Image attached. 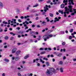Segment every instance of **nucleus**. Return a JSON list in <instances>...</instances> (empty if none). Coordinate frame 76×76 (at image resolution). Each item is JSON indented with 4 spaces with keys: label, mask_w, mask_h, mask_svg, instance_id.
Here are the masks:
<instances>
[{
    "label": "nucleus",
    "mask_w": 76,
    "mask_h": 76,
    "mask_svg": "<svg viewBox=\"0 0 76 76\" xmlns=\"http://www.w3.org/2000/svg\"><path fill=\"white\" fill-rule=\"evenodd\" d=\"M68 7L69 8L67 9V7H65V12H66L67 14H69V11L70 12H72L73 11H72V8L73 7L71 5H69L68 6Z\"/></svg>",
    "instance_id": "nucleus-1"
},
{
    "label": "nucleus",
    "mask_w": 76,
    "mask_h": 76,
    "mask_svg": "<svg viewBox=\"0 0 76 76\" xmlns=\"http://www.w3.org/2000/svg\"><path fill=\"white\" fill-rule=\"evenodd\" d=\"M46 75H48V76H50V75H53V73L50 71V70L49 69H48L47 70V71L46 72Z\"/></svg>",
    "instance_id": "nucleus-2"
},
{
    "label": "nucleus",
    "mask_w": 76,
    "mask_h": 76,
    "mask_svg": "<svg viewBox=\"0 0 76 76\" xmlns=\"http://www.w3.org/2000/svg\"><path fill=\"white\" fill-rule=\"evenodd\" d=\"M42 38L45 41H47V39H49V38L48 37V36H47L46 35L43 36Z\"/></svg>",
    "instance_id": "nucleus-3"
},
{
    "label": "nucleus",
    "mask_w": 76,
    "mask_h": 76,
    "mask_svg": "<svg viewBox=\"0 0 76 76\" xmlns=\"http://www.w3.org/2000/svg\"><path fill=\"white\" fill-rule=\"evenodd\" d=\"M48 6L47 5H46L44 7V11L45 12H47V10H48Z\"/></svg>",
    "instance_id": "nucleus-4"
},
{
    "label": "nucleus",
    "mask_w": 76,
    "mask_h": 76,
    "mask_svg": "<svg viewBox=\"0 0 76 76\" xmlns=\"http://www.w3.org/2000/svg\"><path fill=\"white\" fill-rule=\"evenodd\" d=\"M30 34L31 36H34L35 34V31H30Z\"/></svg>",
    "instance_id": "nucleus-5"
},
{
    "label": "nucleus",
    "mask_w": 76,
    "mask_h": 76,
    "mask_svg": "<svg viewBox=\"0 0 76 76\" xmlns=\"http://www.w3.org/2000/svg\"><path fill=\"white\" fill-rule=\"evenodd\" d=\"M55 54H56V56L58 57H61L62 56V53L56 52L55 53Z\"/></svg>",
    "instance_id": "nucleus-6"
},
{
    "label": "nucleus",
    "mask_w": 76,
    "mask_h": 76,
    "mask_svg": "<svg viewBox=\"0 0 76 76\" xmlns=\"http://www.w3.org/2000/svg\"><path fill=\"white\" fill-rule=\"evenodd\" d=\"M56 0H53V2L54 3H53V4L56 5V4H59L60 2H55Z\"/></svg>",
    "instance_id": "nucleus-7"
},
{
    "label": "nucleus",
    "mask_w": 76,
    "mask_h": 76,
    "mask_svg": "<svg viewBox=\"0 0 76 76\" xmlns=\"http://www.w3.org/2000/svg\"><path fill=\"white\" fill-rule=\"evenodd\" d=\"M17 50V49L16 48H14L13 49H12V54H13V53H15V52L16 51V50Z\"/></svg>",
    "instance_id": "nucleus-8"
},
{
    "label": "nucleus",
    "mask_w": 76,
    "mask_h": 76,
    "mask_svg": "<svg viewBox=\"0 0 76 76\" xmlns=\"http://www.w3.org/2000/svg\"><path fill=\"white\" fill-rule=\"evenodd\" d=\"M20 53H21V51L20 50H18L16 51V56H18L19 54H20Z\"/></svg>",
    "instance_id": "nucleus-9"
},
{
    "label": "nucleus",
    "mask_w": 76,
    "mask_h": 76,
    "mask_svg": "<svg viewBox=\"0 0 76 76\" xmlns=\"http://www.w3.org/2000/svg\"><path fill=\"white\" fill-rule=\"evenodd\" d=\"M51 71L53 73H56V70H55L54 68H52L51 69Z\"/></svg>",
    "instance_id": "nucleus-10"
},
{
    "label": "nucleus",
    "mask_w": 76,
    "mask_h": 76,
    "mask_svg": "<svg viewBox=\"0 0 76 76\" xmlns=\"http://www.w3.org/2000/svg\"><path fill=\"white\" fill-rule=\"evenodd\" d=\"M15 60L16 61H18L19 60H20V57H16L15 58Z\"/></svg>",
    "instance_id": "nucleus-11"
},
{
    "label": "nucleus",
    "mask_w": 76,
    "mask_h": 76,
    "mask_svg": "<svg viewBox=\"0 0 76 76\" xmlns=\"http://www.w3.org/2000/svg\"><path fill=\"white\" fill-rule=\"evenodd\" d=\"M3 3L2 2H0V8L1 9H2V8H3Z\"/></svg>",
    "instance_id": "nucleus-12"
},
{
    "label": "nucleus",
    "mask_w": 76,
    "mask_h": 76,
    "mask_svg": "<svg viewBox=\"0 0 76 76\" xmlns=\"http://www.w3.org/2000/svg\"><path fill=\"white\" fill-rule=\"evenodd\" d=\"M55 20H54V22H55V23L57 21H59V19H58L57 17L55 18Z\"/></svg>",
    "instance_id": "nucleus-13"
},
{
    "label": "nucleus",
    "mask_w": 76,
    "mask_h": 76,
    "mask_svg": "<svg viewBox=\"0 0 76 76\" xmlns=\"http://www.w3.org/2000/svg\"><path fill=\"white\" fill-rule=\"evenodd\" d=\"M42 24H43V26H45V25H46L47 24V23H46V22H45V21H43L42 22Z\"/></svg>",
    "instance_id": "nucleus-14"
},
{
    "label": "nucleus",
    "mask_w": 76,
    "mask_h": 76,
    "mask_svg": "<svg viewBox=\"0 0 76 76\" xmlns=\"http://www.w3.org/2000/svg\"><path fill=\"white\" fill-rule=\"evenodd\" d=\"M4 61H6V62H9V60L7 58L4 59Z\"/></svg>",
    "instance_id": "nucleus-15"
},
{
    "label": "nucleus",
    "mask_w": 76,
    "mask_h": 76,
    "mask_svg": "<svg viewBox=\"0 0 76 76\" xmlns=\"http://www.w3.org/2000/svg\"><path fill=\"white\" fill-rule=\"evenodd\" d=\"M61 8H64L65 7V5L63 4H62L61 5Z\"/></svg>",
    "instance_id": "nucleus-16"
},
{
    "label": "nucleus",
    "mask_w": 76,
    "mask_h": 76,
    "mask_svg": "<svg viewBox=\"0 0 76 76\" xmlns=\"http://www.w3.org/2000/svg\"><path fill=\"white\" fill-rule=\"evenodd\" d=\"M28 57H29V54H28V55L25 56L24 57V58L25 59H27V58H28Z\"/></svg>",
    "instance_id": "nucleus-17"
},
{
    "label": "nucleus",
    "mask_w": 76,
    "mask_h": 76,
    "mask_svg": "<svg viewBox=\"0 0 76 76\" xmlns=\"http://www.w3.org/2000/svg\"><path fill=\"white\" fill-rule=\"evenodd\" d=\"M53 35H52V34H49L48 36V38H49L52 37H53Z\"/></svg>",
    "instance_id": "nucleus-18"
},
{
    "label": "nucleus",
    "mask_w": 76,
    "mask_h": 76,
    "mask_svg": "<svg viewBox=\"0 0 76 76\" xmlns=\"http://www.w3.org/2000/svg\"><path fill=\"white\" fill-rule=\"evenodd\" d=\"M60 71L61 73H63V68L61 67L60 68Z\"/></svg>",
    "instance_id": "nucleus-19"
},
{
    "label": "nucleus",
    "mask_w": 76,
    "mask_h": 76,
    "mask_svg": "<svg viewBox=\"0 0 76 76\" xmlns=\"http://www.w3.org/2000/svg\"><path fill=\"white\" fill-rule=\"evenodd\" d=\"M39 5L38 4H37L36 5H35L34 6H33V7H37V6H38Z\"/></svg>",
    "instance_id": "nucleus-20"
},
{
    "label": "nucleus",
    "mask_w": 76,
    "mask_h": 76,
    "mask_svg": "<svg viewBox=\"0 0 76 76\" xmlns=\"http://www.w3.org/2000/svg\"><path fill=\"white\" fill-rule=\"evenodd\" d=\"M71 3L72 5H74L75 4L73 3V0H71Z\"/></svg>",
    "instance_id": "nucleus-21"
},
{
    "label": "nucleus",
    "mask_w": 76,
    "mask_h": 76,
    "mask_svg": "<svg viewBox=\"0 0 76 76\" xmlns=\"http://www.w3.org/2000/svg\"><path fill=\"white\" fill-rule=\"evenodd\" d=\"M49 15L50 17H53V16H54L53 14L51 13H50Z\"/></svg>",
    "instance_id": "nucleus-22"
},
{
    "label": "nucleus",
    "mask_w": 76,
    "mask_h": 76,
    "mask_svg": "<svg viewBox=\"0 0 76 76\" xmlns=\"http://www.w3.org/2000/svg\"><path fill=\"white\" fill-rule=\"evenodd\" d=\"M68 2V1L67 0H64L63 2L64 3H67Z\"/></svg>",
    "instance_id": "nucleus-23"
},
{
    "label": "nucleus",
    "mask_w": 76,
    "mask_h": 76,
    "mask_svg": "<svg viewBox=\"0 0 76 76\" xmlns=\"http://www.w3.org/2000/svg\"><path fill=\"white\" fill-rule=\"evenodd\" d=\"M49 19V18H48V17H46V20H47V22H49L50 21V20L49 19Z\"/></svg>",
    "instance_id": "nucleus-24"
},
{
    "label": "nucleus",
    "mask_w": 76,
    "mask_h": 76,
    "mask_svg": "<svg viewBox=\"0 0 76 76\" xmlns=\"http://www.w3.org/2000/svg\"><path fill=\"white\" fill-rule=\"evenodd\" d=\"M29 31H32V29H31V28H29L26 31V32H29Z\"/></svg>",
    "instance_id": "nucleus-25"
},
{
    "label": "nucleus",
    "mask_w": 76,
    "mask_h": 76,
    "mask_svg": "<svg viewBox=\"0 0 76 76\" xmlns=\"http://www.w3.org/2000/svg\"><path fill=\"white\" fill-rule=\"evenodd\" d=\"M45 53V51H43V52H42L40 53V54H44Z\"/></svg>",
    "instance_id": "nucleus-26"
},
{
    "label": "nucleus",
    "mask_w": 76,
    "mask_h": 76,
    "mask_svg": "<svg viewBox=\"0 0 76 76\" xmlns=\"http://www.w3.org/2000/svg\"><path fill=\"white\" fill-rule=\"evenodd\" d=\"M31 12H33V13H35L36 12V11L34 10H31Z\"/></svg>",
    "instance_id": "nucleus-27"
},
{
    "label": "nucleus",
    "mask_w": 76,
    "mask_h": 76,
    "mask_svg": "<svg viewBox=\"0 0 76 76\" xmlns=\"http://www.w3.org/2000/svg\"><path fill=\"white\" fill-rule=\"evenodd\" d=\"M45 64H46L47 66H49V63L48 62H45Z\"/></svg>",
    "instance_id": "nucleus-28"
},
{
    "label": "nucleus",
    "mask_w": 76,
    "mask_h": 76,
    "mask_svg": "<svg viewBox=\"0 0 76 76\" xmlns=\"http://www.w3.org/2000/svg\"><path fill=\"white\" fill-rule=\"evenodd\" d=\"M29 7H31V5H28V7H27L26 10H29Z\"/></svg>",
    "instance_id": "nucleus-29"
},
{
    "label": "nucleus",
    "mask_w": 76,
    "mask_h": 76,
    "mask_svg": "<svg viewBox=\"0 0 76 76\" xmlns=\"http://www.w3.org/2000/svg\"><path fill=\"white\" fill-rule=\"evenodd\" d=\"M3 24H5L6 25V24H7V22H5V21H4L3 22Z\"/></svg>",
    "instance_id": "nucleus-30"
},
{
    "label": "nucleus",
    "mask_w": 76,
    "mask_h": 76,
    "mask_svg": "<svg viewBox=\"0 0 76 76\" xmlns=\"http://www.w3.org/2000/svg\"><path fill=\"white\" fill-rule=\"evenodd\" d=\"M70 1H71V0H68V2H69V4L70 6V5L71 4V3L70 2Z\"/></svg>",
    "instance_id": "nucleus-31"
},
{
    "label": "nucleus",
    "mask_w": 76,
    "mask_h": 76,
    "mask_svg": "<svg viewBox=\"0 0 76 76\" xmlns=\"http://www.w3.org/2000/svg\"><path fill=\"white\" fill-rule=\"evenodd\" d=\"M59 64H60L61 65L63 64V62H62V61H59Z\"/></svg>",
    "instance_id": "nucleus-32"
},
{
    "label": "nucleus",
    "mask_w": 76,
    "mask_h": 76,
    "mask_svg": "<svg viewBox=\"0 0 76 76\" xmlns=\"http://www.w3.org/2000/svg\"><path fill=\"white\" fill-rule=\"evenodd\" d=\"M65 44H66V42H63L62 43V45H65Z\"/></svg>",
    "instance_id": "nucleus-33"
},
{
    "label": "nucleus",
    "mask_w": 76,
    "mask_h": 76,
    "mask_svg": "<svg viewBox=\"0 0 76 76\" xmlns=\"http://www.w3.org/2000/svg\"><path fill=\"white\" fill-rule=\"evenodd\" d=\"M73 29H71L70 30V32H73Z\"/></svg>",
    "instance_id": "nucleus-34"
},
{
    "label": "nucleus",
    "mask_w": 76,
    "mask_h": 76,
    "mask_svg": "<svg viewBox=\"0 0 76 76\" xmlns=\"http://www.w3.org/2000/svg\"><path fill=\"white\" fill-rule=\"evenodd\" d=\"M51 2V0H49L47 1V3H50Z\"/></svg>",
    "instance_id": "nucleus-35"
},
{
    "label": "nucleus",
    "mask_w": 76,
    "mask_h": 76,
    "mask_svg": "<svg viewBox=\"0 0 76 76\" xmlns=\"http://www.w3.org/2000/svg\"><path fill=\"white\" fill-rule=\"evenodd\" d=\"M9 38L8 37L6 36L4 38V39H7Z\"/></svg>",
    "instance_id": "nucleus-36"
},
{
    "label": "nucleus",
    "mask_w": 76,
    "mask_h": 76,
    "mask_svg": "<svg viewBox=\"0 0 76 76\" xmlns=\"http://www.w3.org/2000/svg\"><path fill=\"white\" fill-rule=\"evenodd\" d=\"M25 23H26V24L27 25H28V24H29V22H28V21H25Z\"/></svg>",
    "instance_id": "nucleus-37"
},
{
    "label": "nucleus",
    "mask_w": 76,
    "mask_h": 76,
    "mask_svg": "<svg viewBox=\"0 0 76 76\" xmlns=\"http://www.w3.org/2000/svg\"><path fill=\"white\" fill-rule=\"evenodd\" d=\"M44 0H38V1L39 2H42V1H43Z\"/></svg>",
    "instance_id": "nucleus-38"
},
{
    "label": "nucleus",
    "mask_w": 76,
    "mask_h": 76,
    "mask_svg": "<svg viewBox=\"0 0 76 76\" xmlns=\"http://www.w3.org/2000/svg\"><path fill=\"white\" fill-rule=\"evenodd\" d=\"M16 29H18V30H20V28L19 27H18L16 28Z\"/></svg>",
    "instance_id": "nucleus-39"
},
{
    "label": "nucleus",
    "mask_w": 76,
    "mask_h": 76,
    "mask_svg": "<svg viewBox=\"0 0 76 76\" xmlns=\"http://www.w3.org/2000/svg\"><path fill=\"white\" fill-rule=\"evenodd\" d=\"M14 1L15 2V3H18L19 2V1L17 0H15Z\"/></svg>",
    "instance_id": "nucleus-40"
},
{
    "label": "nucleus",
    "mask_w": 76,
    "mask_h": 76,
    "mask_svg": "<svg viewBox=\"0 0 76 76\" xmlns=\"http://www.w3.org/2000/svg\"><path fill=\"white\" fill-rule=\"evenodd\" d=\"M18 22H22V21H21V20L20 19H18Z\"/></svg>",
    "instance_id": "nucleus-41"
},
{
    "label": "nucleus",
    "mask_w": 76,
    "mask_h": 76,
    "mask_svg": "<svg viewBox=\"0 0 76 76\" xmlns=\"http://www.w3.org/2000/svg\"><path fill=\"white\" fill-rule=\"evenodd\" d=\"M69 38L70 39H72V37L70 36L69 37Z\"/></svg>",
    "instance_id": "nucleus-42"
},
{
    "label": "nucleus",
    "mask_w": 76,
    "mask_h": 76,
    "mask_svg": "<svg viewBox=\"0 0 76 76\" xmlns=\"http://www.w3.org/2000/svg\"><path fill=\"white\" fill-rule=\"evenodd\" d=\"M71 16H73L74 15H75V13H72L71 14Z\"/></svg>",
    "instance_id": "nucleus-43"
},
{
    "label": "nucleus",
    "mask_w": 76,
    "mask_h": 76,
    "mask_svg": "<svg viewBox=\"0 0 76 76\" xmlns=\"http://www.w3.org/2000/svg\"><path fill=\"white\" fill-rule=\"evenodd\" d=\"M53 30H49L48 31L50 32H50H53Z\"/></svg>",
    "instance_id": "nucleus-44"
},
{
    "label": "nucleus",
    "mask_w": 76,
    "mask_h": 76,
    "mask_svg": "<svg viewBox=\"0 0 76 76\" xmlns=\"http://www.w3.org/2000/svg\"><path fill=\"white\" fill-rule=\"evenodd\" d=\"M24 32L23 31H22L21 32H19V34H23Z\"/></svg>",
    "instance_id": "nucleus-45"
},
{
    "label": "nucleus",
    "mask_w": 76,
    "mask_h": 76,
    "mask_svg": "<svg viewBox=\"0 0 76 76\" xmlns=\"http://www.w3.org/2000/svg\"><path fill=\"white\" fill-rule=\"evenodd\" d=\"M61 34H64V32L63 31H61Z\"/></svg>",
    "instance_id": "nucleus-46"
},
{
    "label": "nucleus",
    "mask_w": 76,
    "mask_h": 76,
    "mask_svg": "<svg viewBox=\"0 0 76 76\" xmlns=\"http://www.w3.org/2000/svg\"><path fill=\"white\" fill-rule=\"evenodd\" d=\"M61 13L62 15H63V11L62 10L61 12Z\"/></svg>",
    "instance_id": "nucleus-47"
},
{
    "label": "nucleus",
    "mask_w": 76,
    "mask_h": 76,
    "mask_svg": "<svg viewBox=\"0 0 76 76\" xmlns=\"http://www.w3.org/2000/svg\"><path fill=\"white\" fill-rule=\"evenodd\" d=\"M12 20H13L14 22H16V20L15 19H12Z\"/></svg>",
    "instance_id": "nucleus-48"
},
{
    "label": "nucleus",
    "mask_w": 76,
    "mask_h": 76,
    "mask_svg": "<svg viewBox=\"0 0 76 76\" xmlns=\"http://www.w3.org/2000/svg\"><path fill=\"white\" fill-rule=\"evenodd\" d=\"M44 50V48H40L39 49V50Z\"/></svg>",
    "instance_id": "nucleus-49"
},
{
    "label": "nucleus",
    "mask_w": 76,
    "mask_h": 76,
    "mask_svg": "<svg viewBox=\"0 0 76 76\" xmlns=\"http://www.w3.org/2000/svg\"><path fill=\"white\" fill-rule=\"evenodd\" d=\"M48 50L50 51H51V48H48Z\"/></svg>",
    "instance_id": "nucleus-50"
},
{
    "label": "nucleus",
    "mask_w": 76,
    "mask_h": 76,
    "mask_svg": "<svg viewBox=\"0 0 76 76\" xmlns=\"http://www.w3.org/2000/svg\"><path fill=\"white\" fill-rule=\"evenodd\" d=\"M35 25L34 24H33L32 25V28H34V27H35Z\"/></svg>",
    "instance_id": "nucleus-51"
},
{
    "label": "nucleus",
    "mask_w": 76,
    "mask_h": 76,
    "mask_svg": "<svg viewBox=\"0 0 76 76\" xmlns=\"http://www.w3.org/2000/svg\"><path fill=\"white\" fill-rule=\"evenodd\" d=\"M13 38H14V37H11V38H10V40H12V39H13Z\"/></svg>",
    "instance_id": "nucleus-52"
},
{
    "label": "nucleus",
    "mask_w": 76,
    "mask_h": 76,
    "mask_svg": "<svg viewBox=\"0 0 76 76\" xmlns=\"http://www.w3.org/2000/svg\"><path fill=\"white\" fill-rule=\"evenodd\" d=\"M24 18V17H23V16H21L20 17V18L21 19H23Z\"/></svg>",
    "instance_id": "nucleus-53"
},
{
    "label": "nucleus",
    "mask_w": 76,
    "mask_h": 76,
    "mask_svg": "<svg viewBox=\"0 0 76 76\" xmlns=\"http://www.w3.org/2000/svg\"><path fill=\"white\" fill-rule=\"evenodd\" d=\"M37 28H40V26H39V25H37Z\"/></svg>",
    "instance_id": "nucleus-54"
},
{
    "label": "nucleus",
    "mask_w": 76,
    "mask_h": 76,
    "mask_svg": "<svg viewBox=\"0 0 76 76\" xmlns=\"http://www.w3.org/2000/svg\"><path fill=\"white\" fill-rule=\"evenodd\" d=\"M38 19H39V18L38 17H37L35 19L36 20H38Z\"/></svg>",
    "instance_id": "nucleus-55"
},
{
    "label": "nucleus",
    "mask_w": 76,
    "mask_h": 76,
    "mask_svg": "<svg viewBox=\"0 0 76 76\" xmlns=\"http://www.w3.org/2000/svg\"><path fill=\"white\" fill-rule=\"evenodd\" d=\"M28 29V26L26 27L25 28V29Z\"/></svg>",
    "instance_id": "nucleus-56"
},
{
    "label": "nucleus",
    "mask_w": 76,
    "mask_h": 76,
    "mask_svg": "<svg viewBox=\"0 0 76 76\" xmlns=\"http://www.w3.org/2000/svg\"><path fill=\"white\" fill-rule=\"evenodd\" d=\"M40 62H42V59L41 58L40 59Z\"/></svg>",
    "instance_id": "nucleus-57"
},
{
    "label": "nucleus",
    "mask_w": 76,
    "mask_h": 76,
    "mask_svg": "<svg viewBox=\"0 0 76 76\" xmlns=\"http://www.w3.org/2000/svg\"><path fill=\"white\" fill-rule=\"evenodd\" d=\"M35 34H36V35H38V32H35Z\"/></svg>",
    "instance_id": "nucleus-58"
},
{
    "label": "nucleus",
    "mask_w": 76,
    "mask_h": 76,
    "mask_svg": "<svg viewBox=\"0 0 76 76\" xmlns=\"http://www.w3.org/2000/svg\"><path fill=\"white\" fill-rule=\"evenodd\" d=\"M18 38H20V37H21V36H20V35H18Z\"/></svg>",
    "instance_id": "nucleus-59"
},
{
    "label": "nucleus",
    "mask_w": 76,
    "mask_h": 76,
    "mask_svg": "<svg viewBox=\"0 0 76 76\" xmlns=\"http://www.w3.org/2000/svg\"><path fill=\"white\" fill-rule=\"evenodd\" d=\"M42 15H45V12H43Z\"/></svg>",
    "instance_id": "nucleus-60"
},
{
    "label": "nucleus",
    "mask_w": 76,
    "mask_h": 76,
    "mask_svg": "<svg viewBox=\"0 0 76 76\" xmlns=\"http://www.w3.org/2000/svg\"><path fill=\"white\" fill-rule=\"evenodd\" d=\"M63 60H65V59H66V57L64 56L63 58Z\"/></svg>",
    "instance_id": "nucleus-61"
},
{
    "label": "nucleus",
    "mask_w": 76,
    "mask_h": 76,
    "mask_svg": "<svg viewBox=\"0 0 76 76\" xmlns=\"http://www.w3.org/2000/svg\"><path fill=\"white\" fill-rule=\"evenodd\" d=\"M73 61H76V58H74L73 59Z\"/></svg>",
    "instance_id": "nucleus-62"
},
{
    "label": "nucleus",
    "mask_w": 76,
    "mask_h": 76,
    "mask_svg": "<svg viewBox=\"0 0 76 76\" xmlns=\"http://www.w3.org/2000/svg\"><path fill=\"white\" fill-rule=\"evenodd\" d=\"M29 75L30 76H32L33 75H32V74L31 73Z\"/></svg>",
    "instance_id": "nucleus-63"
},
{
    "label": "nucleus",
    "mask_w": 76,
    "mask_h": 76,
    "mask_svg": "<svg viewBox=\"0 0 76 76\" xmlns=\"http://www.w3.org/2000/svg\"><path fill=\"white\" fill-rule=\"evenodd\" d=\"M2 76H5V74H4V73L2 74Z\"/></svg>",
    "instance_id": "nucleus-64"
}]
</instances>
